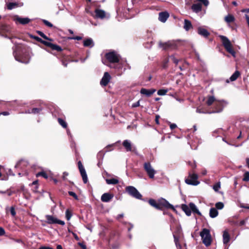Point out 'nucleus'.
<instances>
[{"instance_id":"1","label":"nucleus","mask_w":249,"mask_h":249,"mask_svg":"<svg viewBox=\"0 0 249 249\" xmlns=\"http://www.w3.org/2000/svg\"><path fill=\"white\" fill-rule=\"evenodd\" d=\"M1 17L0 16V20ZM0 34L12 40L14 37V34L12 33V29L8 25L0 22Z\"/></svg>"},{"instance_id":"2","label":"nucleus","mask_w":249,"mask_h":249,"mask_svg":"<svg viewBox=\"0 0 249 249\" xmlns=\"http://www.w3.org/2000/svg\"><path fill=\"white\" fill-rule=\"evenodd\" d=\"M203 243L207 247L209 246L212 243V237L210 231L207 229H203L200 233Z\"/></svg>"},{"instance_id":"3","label":"nucleus","mask_w":249,"mask_h":249,"mask_svg":"<svg viewBox=\"0 0 249 249\" xmlns=\"http://www.w3.org/2000/svg\"><path fill=\"white\" fill-rule=\"evenodd\" d=\"M220 38L226 51L235 57V52L232 48V45L230 40L226 36H220Z\"/></svg>"},{"instance_id":"4","label":"nucleus","mask_w":249,"mask_h":249,"mask_svg":"<svg viewBox=\"0 0 249 249\" xmlns=\"http://www.w3.org/2000/svg\"><path fill=\"white\" fill-rule=\"evenodd\" d=\"M198 176L196 173H189L187 178L185 180V182L189 185H197L199 182L197 180Z\"/></svg>"},{"instance_id":"5","label":"nucleus","mask_w":249,"mask_h":249,"mask_svg":"<svg viewBox=\"0 0 249 249\" xmlns=\"http://www.w3.org/2000/svg\"><path fill=\"white\" fill-rule=\"evenodd\" d=\"M126 191L132 196L137 199H142V195L134 187L132 186H127L126 188Z\"/></svg>"},{"instance_id":"6","label":"nucleus","mask_w":249,"mask_h":249,"mask_svg":"<svg viewBox=\"0 0 249 249\" xmlns=\"http://www.w3.org/2000/svg\"><path fill=\"white\" fill-rule=\"evenodd\" d=\"M106 57L111 63H117L120 59L119 54L115 52H111L106 53Z\"/></svg>"},{"instance_id":"7","label":"nucleus","mask_w":249,"mask_h":249,"mask_svg":"<svg viewBox=\"0 0 249 249\" xmlns=\"http://www.w3.org/2000/svg\"><path fill=\"white\" fill-rule=\"evenodd\" d=\"M143 167L149 177L150 178H153L155 174L156 173V171L152 167L150 162H145L143 165Z\"/></svg>"},{"instance_id":"8","label":"nucleus","mask_w":249,"mask_h":249,"mask_svg":"<svg viewBox=\"0 0 249 249\" xmlns=\"http://www.w3.org/2000/svg\"><path fill=\"white\" fill-rule=\"evenodd\" d=\"M159 45L160 48H162V49L164 50L174 49L176 47V44L173 41H168L165 43L160 42Z\"/></svg>"},{"instance_id":"9","label":"nucleus","mask_w":249,"mask_h":249,"mask_svg":"<svg viewBox=\"0 0 249 249\" xmlns=\"http://www.w3.org/2000/svg\"><path fill=\"white\" fill-rule=\"evenodd\" d=\"M46 218L47 223L49 224H58L62 226L65 225V222L64 221L59 220L52 215H46Z\"/></svg>"},{"instance_id":"10","label":"nucleus","mask_w":249,"mask_h":249,"mask_svg":"<svg viewBox=\"0 0 249 249\" xmlns=\"http://www.w3.org/2000/svg\"><path fill=\"white\" fill-rule=\"evenodd\" d=\"M223 102H224V101L219 100H217L216 102H215V104H214V110L209 112V113H216L221 112L223 110L224 107L223 104Z\"/></svg>"},{"instance_id":"11","label":"nucleus","mask_w":249,"mask_h":249,"mask_svg":"<svg viewBox=\"0 0 249 249\" xmlns=\"http://www.w3.org/2000/svg\"><path fill=\"white\" fill-rule=\"evenodd\" d=\"M78 166L80 174L82 177L83 182L84 183H86L88 182V177L86 170L81 161H79L78 162Z\"/></svg>"},{"instance_id":"12","label":"nucleus","mask_w":249,"mask_h":249,"mask_svg":"<svg viewBox=\"0 0 249 249\" xmlns=\"http://www.w3.org/2000/svg\"><path fill=\"white\" fill-rule=\"evenodd\" d=\"M122 144L127 152L133 151L136 150V147L132 144L130 141L128 140L124 141Z\"/></svg>"},{"instance_id":"13","label":"nucleus","mask_w":249,"mask_h":249,"mask_svg":"<svg viewBox=\"0 0 249 249\" xmlns=\"http://www.w3.org/2000/svg\"><path fill=\"white\" fill-rule=\"evenodd\" d=\"M159 201L161 207V209L163 208H170L173 210H175L174 206L170 204L166 199L161 198L159 199Z\"/></svg>"},{"instance_id":"14","label":"nucleus","mask_w":249,"mask_h":249,"mask_svg":"<svg viewBox=\"0 0 249 249\" xmlns=\"http://www.w3.org/2000/svg\"><path fill=\"white\" fill-rule=\"evenodd\" d=\"M110 79L111 76L110 74L108 73V72H105L104 73L103 77H102L100 81L101 85H102V86H106L109 83Z\"/></svg>"},{"instance_id":"15","label":"nucleus","mask_w":249,"mask_h":249,"mask_svg":"<svg viewBox=\"0 0 249 249\" xmlns=\"http://www.w3.org/2000/svg\"><path fill=\"white\" fill-rule=\"evenodd\" d=\"M156 90L154 89H146L144 88H142L140 90V93L142 94H143L146 95L147 97L150 96L152 95L154 92H155Z\"/></svg>"},{"instance_id":"16","label":"nucleus","mask_w":249,"mask_h":249,"mask_svg":"<svg viewBox=\"0 0 249 249\" xmlns=\"http://www.w3.org/2000/svg\"><path fill=\"white\" fill-rule=\"evenodd\" d=\"M113 197V195L109 193H104L101 196V199L103 202H108Z\"/></svg>"},{"instance_id":"17","label":"nucleus","mask_w":249,"mask_h":249,"mask_svg":"<svg viewBox=\"0 0 249 249\" xmlns=\"http://www.w3.org/2000/svg\"><path fill=\"white\" fill-rule=\"evenodd\" d=\"M169 15L167 12H163L159 13V20L162 22H165L169 18Z\"/></svg>"},{"instance_id":"18","label":"nucleus","mask_w":249,"mask_h":249,"mask_svg":"<svg viewBox=\"0 0 249 249\" xmlns=\"http://www.w3.org/2000/svg\"><path fill=\"white\" fill-rule=\"evenodd\" d=\"M197 33L199 35L205 37H207L210 35L209 32L206 29L201 27H199L198 28Z\"/></svg>"},{"instance_id":"19","label":"nucleus","mask_w":249,"mask_h":249,"mask_svg":"<svg viewBox=\"0 0 249 249\" xmlns=\"http://www.w3.org/2000/svg\"><path fill=\"white\" fill-rule=\"evenodd\" d=\"M43 44L50 47L53 50H56L58 52L62 51V49L59 46L53 44L51 42H43Z\"/></svg>"},{"instance_id":"20","label":"nucleus","mask_w":249,"mask_h":249,"mask_svg":"<svg viewBox=\"0 0 249 249\" xmlns=\"http://www.w3.org/2000/svg\"><path fill=\"white\" fill-rule=\"evenodd\" d=\"M83 45L85 47L92 48L94 46V42L91 38L85 39L83 41Z\"/></svg>"},{"instance_id":"21","label":"nucleus","mask_w":249,"mask_h":249,"mask_svg":"<svg viewBox=\"0 0 249 249\" xmlns=\"http://www.w3.org/2000/svg\"><path fill=\"white\" fill-rule=\"evenodd\" d=\"M95 18H104L106 16L105 12L101 9H96L95 11Z\"/></svg>"},{"instance_id":"22","label":"nucleus","mask_w":249,"mask_h":249,"mask_svg":"<svg viewBox=\"0 0 249 249\" xmlns=\"http://www.w3.org/2000/svg\"><path fill=\"white\" fill-rule=\"evenodd\" d=\"M30 21L31 19L28 18H21L17 15V21H18L21 24H28Z\"/></svg>"},{"instance_id":"23","label":"nucleus","mask_w":249,"mask_h":249,"mask_svg":"<svg viewBox=\"0 0 249 249\" xmlns=\"http://www.w3.org/2000/svg\"><path fill=\"white\" fill-rule=\"evenodd\" d=\"M191 8L193 12L197 13L201 11L202 6L200 3L193 4Z\"/></svg>"},{"instance_id":"24","label":"nucleus","mask_w":249,"mask_h":249,"mask_svg":"<svg viewBox=\"0 0 249 249\" xmlns=\"http://www.w3.org/2000/svg\"><path fill=\"white\" fill-rule=\"evenodd\" d=\"M149 203L153 207H155L157 209L161 210L160 206L159 201L157 202L156 200L153 199H150L149 200Z\"/></svg>"},{"instance_id":"25","label":"nucleus","mask_w":249,"mask_h":249,"mask_svg":"<svg viewBox=\"0 0 249 249\" xmlns=\"http://www.w3.org/2000/svg\"><path fill=\"white\" fill-rule=\"evenodd\" d=\"M230 236L228 232L227 231H224L223 234V243L224 244H227L230 241Z\"/></svg>"},{"instance_id":"26","label":"nucleus","mask_w":249,"mask_h":249,"mask_svg":"<svg viewBox=\"0 0 249 249\" xmlns=\"http://www.w3.org/2000/svg\"><path fill=\"white\" fill-rule=\"evenodd\" d=\"M189 207L191 211H192L193 213H196L199 215H201L200 212L198 211L196 205L194 203H190Z\"/></svg>"},{"instance_id":"27","label":"nucleus","mask_w":249,"mask_h":249,"mask_svg":"<svg viewBox=\"0 0 249 249\" xmlns=\"http://www.w3.org/2000/svg\"><path fill=\"white\" fill-rule=\"evenodd\" d=\"M183 27H184V29L186 31H188L190 29L193 28V26H192V24L190 21H189L187 19H185Z\"/></svg>"},{"instance_id":"28","label":"nucleus","mask_w":249,"mask_h":249,"mask_svg":"<svg viewBox=\"0 0 249 249\" xmlns=\"http://www.w3.org/2000/svg\"><path fill=\"white\" fill-rule=\"evenodd\" d=\"M217 101V100L213 96H209L208 97V100L206 101V104L208 106H210L213 103L214 104Z\"/></svg>"},{"instance_id":"29","label":"nucleus","mask_w":249,"mask_h":249,"mask_svg":"<svg viewBox=\"0 0 249 249\" xmlns=\"http://www.w3.org/2000/svg\"><path fill=\"white\" fill-rule=\"evenodd\" d=\"M218 212L216 208H212L210 210V216L212 218H214L217 216Z\"/></svg>"},{"instance_id":"30","label":"nucleus","mask_w":249,"mask_h":249,"mask_svg":"<svg viewBox=\"0 0 249 249\" xmlns=\"http://www.w3.org/2000/svg\"><path fill=\"white\" fill-rule=\"evenodd\" d=\"M224 20L227 23H230L234 22L235 20V18L233 15L231 14H228L225 17Z\"/></svg>"},{"instance_id":"31","label":"nucleus","mask_w":249,"mask_h":249,"mask_svg":"<svg viewBox=\"0 0 249 249\" xmlns=\"http://www.w3.org/2000/svg\"><path fill=\"white\" fill-rule=\"evenodd\" d=\"M182 209L185 213L187 215L190 216L191 214V211L188 206L184 204L182 205Z\"/></svg>"},{"instance_id":"32","label":"nucleus","mask_w":249,"mask_h":249,"mask_svg":"<svg viewBox=\"0 0 249 249\" xmlns=\"http://www.w3.org/2000/svg\"><path fill=\"white\" fill-rule=\"evenodd\" d=\"M106 181L107 184H117L119 180L116 178L106 179Z\"/></svg>"},{"instance_id":"33","label":"nucleus","mask_w":249,"mask_h":249,"mask_svg":"<svg viewBox=\"0 0 249 249\" xmlns=\"http://www.w3.org/2000/svg\"><path fill=\"white\" fill-rule=\"evenodd\" d=\"M42 110L41 108H33L30 110H28L26 113H33V114H38Z\"/></svg>"},{"instance_id":"34","label":"nucleus","mask_w":249,"mask_h":249,"mask_svg":"<svg viewBox=\"0 0 249 249\" xmlns=\"http://www.w3.org/2000/svg\"><path fill=\"white\" fill-rule=\"evenodd\" d=\"M240 75V73L238 71H236L231 76L230 80L231 81H235L237 79Z\"/></svg>"},{"instance_id":"35","label":"nucleus","mask_w":249,"mask_h":249,"mask_svg":"<svg viewBox=\"0 0 249 249\" xmlns=\"http://www.w3.org/2000/svg\"><path fill=\"white\" fill-rule=\"evenodd\" d=\"M58 122L59 124L64 128H66L67 126V123L62 119L58 118Z\"/></svg>"},{"instance_id":"36","label":"nucleus","mask_w":249,"mask_h":249,"mask_svg":"<svg viewBox=\"0 0 249 249\" xmlns=\"http://www.w3.org/2000/svg\"><path fill=\"white\" fill-rule=\"evenodd\" d=\"M167 89H160L158 91V94L160 96L164 95L168 92Z\"/></svg>"},{"instance_id":"37","label":"nucleus","mask_w":249,"mask_h":249,"mask_svg":"<svg viewBox=\"0 0 249 249\" xmlns=\"http://www.w3.org/2000/svg\"><path fill=\"white\" fill-rule=\"evenodd\" d=\"M247 220V219H246L245 220H242L240 221L239 222H234V224L235 226H241L245 225L246 223V221Z\"/></svg>"},{"instance_id":"38","label":"nucleus","mask_w":249,"mask_h":249,"mask_svg":"<svg viewBox=\"0 0 249 249\" xmlns=\"http://www.w3.org/2000/svg\"><path fill=\"white\" fill-rule=\"evenodd\" d=\"M36 176L37 177L39 176H42L45 178H48V175L45 172H40L36 174Z\"/></svg>"},{"instance_id":"39","label":"nucleus","mask_w":249,"mask_h":249,"mask_svg":"<svg viewBox=\"0 0 249 249\" xmlns=\"http://www.w3.org/2000/svg\"><path fill=\"white\" fill-rule=\"evenodd\" d=\"M7 9L9 10H11L16 7V2H10L7 4Z\"/></svg>"},{"instance_id":"40","label":"nucleus","mask_w":249,"mask_h":249,"mask_svg":"<svg viewBox=\"0 0 249 249\" xmlns=\"http://www.w3.org/2000/svg\"><path fill=\"white\" fill-rule=\"evenodd\" d=\"M243 180L244 181H249V172H246L244 173Z\"/></svg>"},{"instance_id":"41","label":"nucleus","mask_w":249,"mask_h":249,"mask_svg":"<svg viewBox=\"0 0 249 249\" xmlns=\"http://www.w3.org/2000/svg\"><path fill=\"white\" fill-rule=\"evenodd\" d=\"M215 207L216 209L221 210L224 207V204L222 202H218L215 204Z\"/></svg>"},{"instance_id":"42","label":"nucleus","mask_w":249,"mask_h":249,"mask_svg":"<svg viewBox=\"0 0 249 249\" xmlns=\"http://www.w3.org/2000/svg\"><path fill=\"white\" fill-rule=\"evenodd\" d=\"M174 240H175V244H176V246L177 247V249H181V245L178 243V238L175 235H174Z\"/></svg>"},{"instance_id":"43","label":"nucleus","mask_w":249,"mask_h":249,"mask_svg":"<svg viewBox=\"0 0 249 249\" xmlns=\"http://www.w3.org/2000/svg\"><path fill=\"white\" fill-rule=\"evenodd\" d=\"M72 216L71 213L69 210H67L66 211V217L68 220H69Z\"/></svg>"},{"instance_id":"44","label":"nucleus","mask_w":249,"mask_h":249,"mask_svg":"<svg viewBox=\"0 0 249 249\" xmlns=\"http://www.w3.org/2000/svg\"><path fill=\"white\" fill-rule=\"evenodd\" d=\"M37 33H38V34L41 36V37H42L43 38L45 39H47V40H51L50 39H49L43 33H42V32L41 31H37Z\"/></svg>"},{"instance_id":"45","label":"nucleus","mask_w":249,"mask_h":249,"mask_svg":"<svg viewBox=\"0 0 249 249\" xmlns=\"http://www.w3.org/2000/svg\"><path fill=\"white\" fill-rule=\"evenodd\" d=\"M220 188V184L219 182L216 183L213 186V190L216 192L218 191Z\"/></svg>"},{"instance_id":"46","label":"nucleus","mask_w":249,"mask_h":249,"mask_svg":"<svg viewBox=\"0 0 249 249\" xmlns=\"http://www.w3.org/2000/svg\"><path fill=\"white\" fill-rule=\"evenodd\" d=\"M171 60L176 64H178V60L177 59L174 55H171L170 57Z\"/></svg>"},{"instance_id":"47","label":"nucleus","mask_w":249,"mask_h":249,"mask_svg":"<svg viewBox=\"0 0 249 249\" xmlns=\"http://www.w3.org/2000/svg\"><path fill=\"white\" fill-rule=\"evenodd\" d=\"M68 194H69L70 196H73L75 199L77 200L78 199L77 196L74 192L72 191H69L68 192Z\"/></svg>"},{"instance_id":"48","label":"nucleus","mask_w":249,"mask_h":249,"mask_svg":"<svg viewBox=\"0 0 249 249\" xmlns=\"http://www.w3.org/2000/svg\"><path fill=\"white\" fill-rule=\"evenodd\" d=\"M196 0L202 2L205 6H207L209 4V2L208 0Z\"/></svg>"},{"instance_id":"49","label":"nucleus","mask_w":249,"mask_h":249,"mask_svg":"<svg viewBox=\"0 0 249 249\" xmlns=\"http://www.w3.org/2000/svg\"><path fill=\"white\" fill-rule=\"evenodd\" d=\"M43 21L44 23L47 26L50 27H53V24L51 22L48 21V20L44 19L43 20Z\"/></svg>"},{"instance_id":"50","label":"nucleus","mask_w":249,"mask_h":249,"mask_svg":"<svg viewBox=\"0 0 249 249\" xmlns=\"http://www.w3.org/2000/svg\"><path fill=\"white\" fill-rule=\"evenodd\" d=\"M140 100H139L136 103H133L131 106L132 107H139L140 106Z\"/></svg>"},{"instance_id":"51","label":"nucleus","mask_w":249,"mask_h":249,"mask_svg":"<svg viewBox=\"0 0 249 249\" xmlns=\"http://www.w3.org/2000/svg\"><path fill=\"white\" fill-rule=\"evenodd\" d=\"M11 213L13 216H15L16 215V211L14 206H12L11 208Z\"/></svg>"},{"instance_id":"52","label":"nucleus","mask_w":249,"mask_h":249,"mask_svg":"<svg viewBox=\"0 0 249 249\" xmlns=\"http://www.w3.org/2000/svg\"><path fill=\"white\" fill-rule=\"evenodd\" d=\"M5 233V232L4 229L2 227H0V236L4 235Z\"/></svg>"},{"instance_id":"53","label":"nucleus","mask_w":249,"mask_h":249,"mask_svg":"<svg viewBox=\"0 0 249 249\" xmlns=\"http://www.w3.org/2000/svg\"><path fill=\"white\" fill-rule=\"evenodd\" d=\"M35 38L39 42H40L41 43H42V44H43V42H48V41H44L42 39H41L40 38L38 37H35Z\"/></svg>"},{"instance_id":"54","label":"nucleus","mask_w":249,"mask_h":249,"mask_svg":"<svg viewBox=\"0 0 249 249\" xmlns=\"http://www.w3.org/2000/svg\"><path fill=\"white\" fill-rule=\"evenodd\" d=\"M68 176V173H67V172H64L63 173V177H62V178H63V179L64 180H65L67 179V177Z\"/></svg>"},{"instance_id":"55","label":"nucleus","mask_w":249,"mask_h":249,"mask_svg":"<svg viewBox=\"0 0 249 249\" xmlns=\"http://www.w3.org/2000/svg\"><path fill=\"white\" fill-rule=\"evenodd\" d=\"M23 2H22V1H17V7H21L22 6H23Z\"/></svg>"},{"instance_id":"56","label":"nucleus","mask_w":249,"mask_h":249,"mask_svg":"<svg viewBox=\"0 0 249 249\" xmlns=\"http://www.w3.org/2000/svg\"><path fill=\"white\" fill-rule=\"evenodd\" d=\"M177 125L175 124H171L170 125V127L171 129H174L177 127Z\"/></svg>"},{"instance_id":"57","label":"nucleus","mask_w":249,"mask_h":249,"mask_svg":"<svg viewBox=\"0 0 249 249\" xmlns=\"http://www.w3.org/2000/svg\"><path fill=\"white\" fill-rule=\"evenodd\" d=\"M71 39H75V40H80L81 39H82V37L81 36H76L75 37H72V38H71Z\"/></svg>"},{"instance_id":"58","label":"nucleus","mask_w":249,"mask_h":249,"mask_svg":"<svg viewBox=\"0 0 249 249\" xmlns=\"http://www.w3.org/2000/svg\"><path fill=\"white\" fill-rule=\"evenodd\" d=\"M40 249H53V248L50 247H41Z\"/></svg>"},{"instance_id":"59","label":"nucleus","mask_w":249,"mask_h":249,"mask_svg":"<svg viewBox=\"0 0 249 249\" xmlns=\"http://www.w3.org/2000/svg\"><path fill=\"white\" fill-rule=\"evenodd\" d=\"M245 18L247 20V22L248 23V24L249 26V16L248 15H245Z\"/></svg>"},{"instance_id":"60","label":"nucleus","mask_w":249,"mask_h":249,"mask_svg":"<svg viewBox=\"0 0 249 249\" xmlns=\"http://www.w3.org/2000/svg\"><path fill=\"white\" fill-rule=\"evenodd\" d=\"M9 112H7V111H4V112H2L1 113H0V115L2 114L3 115H9Z\"/></svg>"},{"instance_id":"61","label":"nucleus","mask_w":249,"mask_h":249,"mask_svg":"<svg viewBox=\"0 0 249 249\" xmlns=\"http://www.w3.org/2000/svg\"><path fill=\"white\" fill-rule=\"evenodd\" d=\"M124 216V214H120L119 215H118V216H117V218L118 219L121 218H122Z\"/></svg>"},{"instance_id":"62","label":"nucleus","mask_w":249,"mask_h":249,"mask_svg":"<svg viewBox=\"0 0 249 249\" xmlns=\"http://www.w3.org/2000/svg\"><path fill=\"white\" fill-rule=\"evenodd\" d=\"M241 12L244 13V12H249V9H243L241 10Z\"/></svg>"},{"instance_id":"63","label":"nucleus","mask_w":249,"mask_h":249,"mask_svg":"<svg viewBox=\"0 0 249 249\" xmlns=\"http://www.w3.org/2000/svg\"><path fill=\"white\" fill-rule=\"evenodd\" d=\"M246 163L248 168H249V158L246 159Z\"/></svg>"},{"instance_id":"64","label":"nucleus","mask_w":249,"mask_h":249,"mask_svg":"<svg viewBox=\"0 0 249 249\" xmlns=\"http://www.w3.org/2000/svg\"><path fill=\"white\" fill-rule=\"evenodd\" d=\"M57 249H62V247L60 245H58L56 247Z\"/></svg>"}]
</instances>
